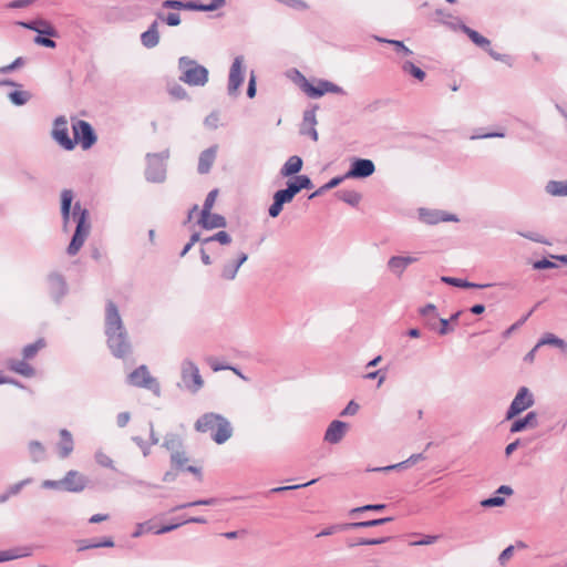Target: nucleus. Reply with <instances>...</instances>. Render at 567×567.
Instances as JSON below:
<instances>
[{"instance_id":"nucleus-1","label":"nucleus","mask_w":567,"mask_h":567,"mask_svg":"<svg viewBox=\"0 0 567 567\" xmlns=\"http://www.w3.org/2000/svg\"><path fill=\"white\" fill-rule=\"evenodd\" d=\"M73 197L74 195L71 189H63L61 192V215L63 231H69V224L71 218L76 224L75 231L66 249L70 256H75L80 251L91 231L89 210L83 208L80 202H76L72 206Z\"/></svg>"},{"instance_id":"nucleus-2","label":"nucleus","mask_w":567,"mask_h":567,"mask_svg":"<svg viewBox=\"0 0 567 567\" xmlns=\"http://www.w3.org/2000/svg\"><path fill=\"white\" fill-rule=\"evenodd\" d=\"M105 334L107 346L117 358H123L131 351V343L123 326L118 309L113 301H107L105 307Z\"/></svg>"},{"instance_id":"nucleus-3","label":"nucleus","mask_w":567,"mask_h":567,"mask_svg":"<svg viewBox=\"0 0 567 567\" xmlns=\"http://www.w3.org/2000/svg\"><path fill=\"white\" fill-rule=\"evenodd\" d=\"M179 80L190 86H204L208 82V70L197 61L181 56L178 59Z\"/></svg>"},{"instance_id":"nucleus-4","label":"nucleus","mask_w":567,"mask_h":567,"mask_svg":"<svg viewBox=\"0 0 567 567\" xmlns=\"http://www.w3.org/2000/svg\"><path fill=\"white\" fill-rule=\"evenodd\" d=\"M168 157V148H165L159 153H148L146 155L145 177L148 182L163 183L165 181Z\"/></svg>"},{"instance_id":"nucleus-5","label":"nucleus","mask_w":567,"mask_h":567,"mask_svg":"<svg viewBox=\"0 0 567 567\" xmlns=\"http://www.w3.org/2000/svg\"><path fill=\"white\" fill-rule=\"evenodd\" d=\"M72 130L73 141L75 144L79 143L83 150H89L96 143L97 136L89 122L73 120Z\"/></svg>"},{"instance_id":"nucleus-6","label":"nucleus","mask_w":567,"mask_h":567,"mask_svg":"<svg viewBox=\"0 0 567 567\" xmlns=\"http://www.w3.org/2000/svg\"><path fill=\"white\" fill-rule=\"evenodd\" d=\"M182 380L185 386L193 393L198 392L204 384L199 369L188 359L182 363Z\"/></svg>"},{"instance_id":"nucleus-7","label":"nucleus","mask_w":567,"mask_h":567,"mask_svg":"<svg viewBox=\"0 0 567 567\" xmlns=\"http://www.w3.org/2000/svg\"><path fill=\"white\" fill-rule=\"evenodd\" d=\"M48 289L51 298L56 305L62 302V299L69 292V286L63 275L52 271L47 277Z\"/></svg>"},{"instance_id":"nucleus-8","label":"nucleus","mask_w":567,"mask_h":567,"mask_svg":"<svg viewBox=\"0 0 567 567\" xmlns=\"http://www.w3.org/2000/svg\"><path fill=\"white\" fill-rule=\"evenodd\" d=\"M534 404V396L532 392L526 388L522 386L518 392L516 393L514 400L512 401L507 413L506 419L511 420L517 414L522 413L523 411L527 410L528 408L533 406Z\"/></svg>"},{"instance_id":"nucleus-9","label":"nucleus","mask_w":567,"mask_h":567,"mask_svg":"<svg viewBox=\"0 0 567 567\" xmlns=\"http://www.w3.org/2000/svg\"><path fill=\"white\" fill-rule=\"evenodd\" d=\"M52 137L65 151H72L75 147V141L69 136L68 121L64 116L55 118Z\"/></svg>"},{"instance_id":"nucleus-10","label":"nucleus","mask_w":567,"mask_h":567,"mask_svg":"<svg viewBox=\"0 0 567 567\" xmlns=\"http://www.w3.org/2000/svg\"><path fill=\"white\" fill-rule=\"evenodd\" d=\"M244 82V58L238 55L234 59L229 70L228 78V94L237 95L238 89Z\"/></svg>"},{"instance_id":"nucleus-11","label":"nucleus","mask_w":567,"mask_h":567,"mask_svg":"<svg viewBox=\"0 0 567 567\" xmlns=\"http://www.w3.org/2000/svg\"><path fill=\"white\" fill-rule=\"evenodd\" d=\"M375 171L374 163L367 158H355L350 169L343 175L344 178H367Z\"/></svg>"},{"instance_id":"nucleus-12","label":"nucleus","mask_w":567,"mask_h":567,"mask_svg":"<svg viewBox=\"0 0 567 567\" xmlns=\"http://www.w3.org/2000/svg\"><path fill=\"white\" fill-rule=\"evenodd\" d=\"M61 483H63L64 491L80 493L86 487L87 480L78 471L71 470L61 480Z\"/></svg>"},{"instance_id":"nucleus-13","label":"nucleus","mask_w":567,"mask_h":567,"mask_svg":"<svg viewBox=\"0 0 567 567\" xmlns=\"http://www.w3.org/2000/svg\"><path fill=\"white\" fill-rule=\"evenodd\" d=\"M349 429L348 423L339 420L332 421L324 433V441L330 444H338L344 437Z\"/></svg>"},{"instance_id":"nucleus-14","label":"nucleus","mask_w":567,"mask_h":567,"mask_svg":"<svg viewBox=\"0 0 567 567\" xmlns=\"http://www.w3.org/2000/svg\"><path fill=\"white\" fill-rule=\"evenodd\" d=\"M317 106L310 110H306L303 112L302 123L300 126V134L307 135L311 140H318V132L316 130L317 117H316Z\"/></svg>"},{"instance_id":"nucleus-15","label":"nucleus","mask_w":567,"mask_h":567,"mask_svg":"<svg viewBox=\"0 0 567 567\" xmlns=\"http://www.w3.org/2000/svg\"><path fill=\"white\" fill-rule=\"evenodd\" d=\"M189 523L206 524L207 519L205 517H202V516L189 517V518L183 519L182 522L164 525V526H162L159 528H156V529L150 523H147V524L144 523V532H152L155 535H159V534L172 532V530L176 529L177 527H179V526H182L184 524H189Z\"/></svg>"},{"instance_id":"nucleus-16","label":"nucleus","mask_w":567,"mask_h":567,"mask_svg":"<svg viewBox=\"0 0 567 567\" xmlns=\"http://www.w3.org/2000/svg\"><path fill=\"white\" fill-rule=\"evenodd\" d=\"M417 257L414 256H392L388 260L389 270L398 277H401L409 265L416 262Z\"/></svg>"},{"instance_id":"nucleus-17","label":"nucleus","mask_w":567,"mask_h":567,"mask_svg":"<svg viewBox=\"0 0 567 567\" xmlns=\"http://www.w3.org/2000/svg\"><path fill=\"white\" fill-rule=\"evenodd\" d=\"M19 24L25 29L35 31L40 34L53 38L58 37V31L55 30V28L50 22L43 19H38L29 22H19Z\"/></svg>"},{"instance_id":"nucleus-18","label":"nucleus","mask_w":567,"mask_h":567,"mask_svg":"<svg viewBox=\"0 0 567 567\" xmlns=\"http://www.w3.org/2000/svg\"><path fill=\"white\" fill-rule=\"evenodd\" d=\"M221 416L223 415L213 412L205 413L195 422V430L202 433H213Z\"/></svg>"},{"instance_id":"nucleus-19","label":"nucleus","mask_w":567,"mask_h":567,"mask_svg":"<svg viewBox=\"0 0 567 567\" xmlns=\"http://www.w3.org/2000/svg\"><path fill=\"white\" fill-rule=\"evenodd\" d=\"M217 145H213L207 150L203 151L198 158L197 171L199 174L209 173L217 155Z\"/></svg>"},{"instance_id":"nucleus-20","label":"nucleus","mask_w":567,"mask_h":567,"mask_svg":"<svg viewBox=\"0 0 567 567\" xmlns=\"http://www.w3.org/2000/svg\"><path fill=\"white\" fill-rule=\"evenodd\" d=\"M420 218L429 225H434L440 221L457 220L454 215L445 214L439 210L420 209Z\"/></svg>"},{"instance_id":"nucleus-21","label":"nucleus","mask_w":567,"mask_h":567,"mask_svg":"<svg viewBox=\"0 0 567 567\" xmlns=\"http://www.w3.org/2000/svg\"><path fill=\"white\" fill-rule=\"evenodd\" d=\"M233 434V427L227 419L221 416L215 431L212 433V439L217 444H223L230 439Z\"/></svg>"},{"instance_id":"nucleus-22","label":"nucleus","mask_w":567,"mask_h":567,"mask_svg":"<svg viewBox=\"0 0 567 567\" xmlns=\"http://www.w3.org/2000/svg\"><path fill=\"white\" fill-rule=\"evenodd\" d=\"M198 224L204 229H215V228H224L227 225L226 218L219 214H212L209 212L208 214H200V218L198 220Z\"/></svg>"},{"instance_id":"nucleus-23","label":"nucleus","mask_w":567,"mask_h":567,"mask_svg":"<svg viewBox=\"0 0 567 567\" xmlns=\"http://www.w3.org/2000/svg\"><path fill=\"white\" fill-rule=\"evenodd\" d=\"M162 9L206 11L205 4L195 1L184 2L179 0H165L162 2Z\"/></svg>"},{"instance_id":"nucleus-24","label":"nucleus","mask_w":567,"mask_h":567,"mask_svg":"<svg viewBox=\"0 0 567 567\" xmlns=\"http://www.w3.org/2000/svg\"><path fill=\"white\" fill-rule=\"evenodd\" d=\"M298 74L302 78L301 89L308 96L317 99L328 93V91H323L327 87L324 84L328 83V80H319L318 85L315 86L299 72Z\"/></svg>"},{"instance_id":"nucleus-25","label":"nucleus","mask_w":567,"mask_h":567,"mask_svg":"<svg viewBox=\"0 0 567 567\" xmlns=\"http://www.w3.org/2000/svg\"><path fill=\"white\" fill-rule=\"evenodd\" d=\"M527 426H537V414L534 411L528 412L524 417L517 419L512 423L511 432L517 433L525 430Z\"/></svg>"},{"instance_id":"nucleus-26","label":"nucleus","mask_w":567,"mask_h":567,"mask_svg":"<svg viewBox=\"0 0 567 567\" xmlns=\"http://www.w3.org/2000/svg\"><path fill=\"white\" fill-rule=\"evenodd\" d=\"M302 168V159L300 156H290L287 162L282 165L280 174L284 177L292 176L298 174Z\"/></svg>"},{"instance_id":"nucleus-27","label":"nucleus","mask_w":567,"mask_h":567,"mask_svg":"<svg viewBox=\"0 0 567 567\" xmlns=\"http://www.w3.org/2000/svg\"><path fill=\"white\" fill-rule=\"evenodd\" d=\"M60 436H61V441H60V444H59L60 456L62 458H65L73 451V447H74L73 439H72L71 433L68 430H65V429L60 431Z\"/></svg>"},{"instance_id":"nucleus-28","label":"nucleus","mask_w":567,"mask_h":567,"mask_svg":"<svg viewBox=\"0 0 567 567\" xmlns=\"http://www.w3.org/2000/svg\"><path fill=\"white\" fill-rule=\"evenodd\" d=\"M441 281L445 282V284H447L450 286H454V287H458V288L482 289V288H487V287L491 286L489 284L481 285V284H475V282L467 281L465 279L455 278V277H447V276H443L441 278Z\"/></svg>"},{"instance_id":"nucleus-29","label":"nucleus","mask_w":567,"mask_h":567,"mask_svg":"<svg viewBox=\"0 0 567 567\" xmlns=\"http://www.w3.org/2000/svg\"><path fill=\"white\" fill-rule=\"evenodd\" d=\"M9 369L18 374H21L25 378H31L34 375V369L25 362V360H11L9 361Z\"/></svg>"},{"instance_id":"nucleus-30","label":"nucleus","mask_w":567,"mask_h":567,"mask_svg":"<svg viewBox=\"0 0 567 567\" xmlns=\"http://www.w3.org/2000/svg\"><path fill=\"white\" fill-rule=\"evenodd\" d=\"M159 42L158 22L155 20L146 31H144V47L154 48Z\"/></svg>"},{"instance_id":"nucleus-31","label":"nucleus","mask_w":567,"mask_h":567,"mask_svg":"<svg viewBox=\"0 0 567 567\" xmlns=\"http://www.w3.org/2000/svg\"><path fill=\"white\" fill-rule=\"evenodd\" d=\"M78 545H79V551H83V550H86V549H92V548H101V547H113L114 546V542L111 537H104L102 540L100 542H93V540H89V539H81L78 542Z\"/></svg>"},{"instance_id":"nucleus-32","label":"nucleus","mask_w":567,"mask_h":567,"mask_svg":"<svg viewBox=\"0 0 567 567\" xmlns=\"http://www.w3.org/2000/svg\"><path fill=\"white\" fill-rule=\"evenodd\" d=\"M461 29L477 47L488 49L491 42L487 38L465 24H462Z\"/></svg>"},{"instance_id":"nucleus-33","label":"nucleus","mask_w":567,"mask_h":567,"mask_svg":"<svg viewBox=\"0 0 567 567\" xmlns=\"http://www.w3.org/2000/svg\"><path fill=\"white\" fill-rule=\"evenodd\" d=\"M31 553H30L29 548H25V547H23V548L18 547V548H10L7 550H0V563L13 560V559H17L20 557H27Z\"/></svg>"},{"instance_id":"nucleus-34","label":"nucleus","mask_w":567,"mask_h":567,"mask_svg":"<svg viewBox=\"0 0 567 567\" xmlns=\"http://www.w3.org/2000/svg\"><path fill=\"white\" fill-rule=\"evenodd\" d=\"M549 344L559 348L563 352L567 353V343L565 340L556 337L553 333H546L536 344V348Z\"/></svg>"},{"instance_id":"nucleus-35","label":"nucleus","mask_w":567,"mask_h":567,"mask_svg":"<svg viewBox=\"0 0 567 567\" xmlns=\"http://www.w3.org/2000/svg\"><path fill=\"white\" fill-rule=\"evenodd\" d=\"M401 70L404 74H408L420 82H422L426 76L425 72L421 68L416 66L412 61L402 62Z\"/></svg>"},{"instance_id":"nucleus-36","label":"nucleus","mask_w":567,"mask_h":567,"mask_svg":"<svg viewBox=\"0 0 567 567\" xmlns=\"http://www.w3.org/2000/svg\"><path fill=\"white\" fill-rule=\"evenodd\" d=\"M163 446L173 454L183 449V440L179 435L169 433L165 436Z\"/></svg>"},{"instance_id":"nucleus-37","label":"nucleus","mask_w":567,"mask_h":567,"mask_svg":"<svg viewBox=\"0 0 567 567\" xmlns=\"http://www.w3.org/2000/svg\"><path fill=\"white\" fill-rule=\"evenodd\" d=\"M423 458H424V456H423L422 453L413 454L408 460H405L403 462H400V463L393 464V465H388V466H384V467H378V468H374L373 471L389 472V471H392V470H395V468H406L409 465L415 464L417 461L423 460Z\"/></svg>"},{"instance_id":"nucleus-38","label":"nucleus","mask_w":567,"mask_h":567,"mask_svg":"<svg viewBox=\"0 0 567 567\" xmlns=\"http://www.w3.org/2000/svg\"><path fill=\"white\" fill-rule=\"evenodd\" d=\"M45 347V340L43 338L38 339L33 343L27 344L22 350L24 360L33 359L37 353Z\"/></svg>"},{"instance_id":"nucleus-39","label":"nucleus","mask_w":567,"mask_h":567,"mask_svg":"<svg viewBox=\"0 0 567 567\" xmlns=\"http://www.w3.org/2000/svg\"><path fill=\"white\" fill-rule=\"evenodd\" d=\"M546 192L553 196H567V181L548 182Z\"/></svg>"},{"instance_id":"nucleus-40","label":"nucleus","mask_w":567,"mask_h":567,"mask_svg":"<svg viewBox=\"0 0 567 567\" xmlns=\"http://www.w3.org/2000/svg\"><path fill=\"white\" fill-rule=\"evenodd\" d=\"M392 520H393L392 517H383V518H377V519H371V520L349 523V525H350V529H360V528L380 526V525H383V524L392 522Z\"/></svg>"},{"instance_id":"nucleus-41","label":"nucleus","mask_w":567,"mask_h":567,"mask_svg":"<svg viewBox=\"0 0 567 567\" xmlns=\"http://www.w3.org/2000/svg\"><path fill=\"white\" fill-rule=\"evenodd\" d=\"M336 196L351 206H357L361 200V195L355 190H339Z\"/></svg>"},{"instance_id":"nucleus-42","label":"nucleus","mask_w":567,"mask_h":567,"mask_svg":"<svg viewBox=\"0 0 567 567\" xmlns=\"http://www.w3.org/2000/svg\"><path fill=\"white\" fill-rule=\"evenodd\" d=\"M344 176H337V177H333L332 179H330L328 183H326L324 185H322L321 187H319L316 192H313L312 194L309 195V199H312L315 197H318L322 194H324L326 192L337 187L338 185H340L343 181H344Z\"/></svg>"},{"instance_id":"nucleus-43","label":"nucleus","mask_w":567,"mask_h":567,"mask_svg":"<svg viewBox=\"0 0 567 567\" xmlns=\"http://www.w3.org/2000/svg\"><path fill=\"white\" fill-rule=\"evenodd\" d=\"M144 389H147L154 393V395H161V385L158 381L153 378L144 365Z\"/></svg>"},{"instance_id":"nucleus-44","label":"nucleus","mask_w":567,"mask_h":567,"mask_svg":"<svg viewBox=\"0 0 567 567\" xmlns=\"http://www.w3.org/2000/svg\"><path fill=\"white\" fill-rule=\"evenodd\" d=\"M9 100L18 106L27 104L31 99V93L28 91H12L8 94Z\"/></svg>"},{"instance_id":"nucleus-45","label":"nucleus","mask_w":567,"mask_h":567,"mask_svg":"<svg viewBox=\"0 0 567 567\" xmlns=\"http://www.w3.org/2000/svg\"><path fill=\"white\" fill-rule=\"evenodd\" d=\"M29 452L33 462H40L44 458L45 450L39 441L29 443Z\"/></svg>"},{"instance_id":"nucleus-46","label":"nucleus","mask_w":567,"mask_h":567,"mask_svg":"<svg viewBox=\"0 0 567 567\" xmlns=\"http://www.w3.org/2000/svg\"><path fill=\"white\" fill-rule=\"evenodd\" d=\"M157 21H162L169 27H177L181 23V17L177 12L164 13L162 11L156 13Z\"/></svg>"},{"instance_id":"nucleus-47","label":"nucleus","mask_w":567,"mask_h":567,"mask_svg":"<svg viewBox=\"0 0 567 567\" xmlns=\"http://www.w3.org/2000/svg\"><path fill=\"white\" fill-rule=\"evenodd\" d=\"M391 537H381V538H359L358 540L348 542L349 547L355 546H368V545H381L389 542Z\"/></svg>"},{"instance_id":"nucleus-48","label":"nucleus","mask_w":567,"mask_h":567,"mask_svg":"<svg viewBox=\"0 0 567 567\" xmlns=\"http://www.w3.org/2000/svg\"><path fill=\"white\" fill-rule=\"evenodd\" d=\"M212 241H218L221 245H229L231 243V237L227 231L220 230L213 236L203 238V245Z\"/></svg>"},{"instance_id":"nucleus-49","label":"nucleus","mask_w":567,"mask_h":567,"mask_svg":"<svg viewBox=\"0 0 567 567\" xmlns=\"http://www.w3.org/2000/svg\"><path fill=\"white\" fill-rule=\"evenodd\" d=\"M218 503V499L217 498H206V499H198V501H194V502H188V503H184V504H179L175 507H173L171 509V512H176L178 509H184V508H188V507H193V506H198V505H216Z\"/></svg>"},{"instance_id":"nucleus-50","label":"nucleus","mask_w":567,"mask_h":567,"mask_svg":"<svg viewBox=\"0 0 567 567\" xmlns=\"http://www.w3.org/2000/svg\"><path fill=\"white\" fill-rule=\"evenodd\" d=\"M171 462L175 468L182 471L185 468L188 457L183 450H179V452L171 454Z\"/></svg>"},{"instance_id":"nucleus-51","label":"nucleus","mask_w":567,"mask_h":567,"mask_svg":"<svg viewBox=\"0 0 567 567\" xmlns=\"http://www.w3.org/2000/svg\"><path fill=\"white\" fill-rule=\"evenodd\" d=\"M375 39L379 42H384V43H389V44L393 45L394 49L396 50V52H399V53H402L404 55H411L412 54V51L402 41L389 40V39H383V38H379V37H377Z\"/></svg>"},{"instance_id":"nucleus-52","label":"nucleus","mask_w":567,"mask_h":567,"mask_svg":"<svg viewBox=\"0 0 567 567\" xmlns=\"http://www.w3.org/2000/svg\"><path fill=\"white\" fill-rule=\"evenodd\" d=\"M349 529H350L349 523L334 524V525H331V526L322 529L319 534H317V537L330 536L334 533L349 530Z\"/></svg>"},{"instance_id":"nucleus-53","label":"nucleus","mask_w":567,"mask_h":567,"mask_svg":"<svg viewBox=\"0 0 567 567\" xmlns=\"http://www.w3.org/2000/svg\"><path fill=\"white\" fill-rule=\"evenodd\" d=\"M386 507L385 504H368V505H363V506H360V507H354L352 508L350 512H349V515L350 516H354L359 513H363V512H368V511H373V512H381L383 511L384 508Z\"/></svg>"},{"instance_id":"nucleus-54","label":"nucleus","mask_w":567,"mask_h":567,"mask_svg":"<svg viewBox=\"0 0 567 567\" xmlns=\"http://www.w3.org/2000/svg\"><path fill=\"white\" fill-rule=\"evenodd\" d=\"M217 194L218 189H213L207 194L200 214L206 215L212 212V208L216 202Z\"/></svg>"},{"instance_id":"nucleus-55","label":"nucleus","mask_w":567,"mask_h":567,"mask_svg":"<svg viewBox=\"0 0 567 567\" xmlns=\"http://www.w3.org/2000/svg\"><path fill=\"white\" fill-rule=\"evenodd\" d=\"M239 267L235 262L226 264L221 269V277L226 280L235 279Z\"/></svg>"},{"instance_id":"nucleus-56","label":"nucleus","mask_w":567,"mask_h":567,"mask_svg":"<svg viewBox=\"0 0 567 567\" xmlns=\"http://www.w3.org/2000/svg\"><path fill=\"white\" fill-rule=\"evenodd\" d=\"M95 461L103 467L114 468L112 458L101 451L95 453Z\"/></svg>"},{"instance_id":"nucleus-57","label":"nucleus","mask_w":567,"mask_h":567,"mask_svg":"<svg viewBox=\"0 0 567 567\" xmlns=\"http://www.w3.org/2000/svg\"><path fill=\"white\" fill-rule=\"evenodd\" d=\"M505 504V498L501 496H493L485 498L481 502L483 507H498Z\"/></svg>"},{"instance_id":"nucleus-58","label":"nucleus","mask_w":567,"mask_h":567,"mask_svg":"<svg viewBox=\"0 0 567 567\" xmlns=\"http://www.w3.org/2000/svg\"><path fill=\"white\" fill-rule=\"evenodd\" d=\"M24 63H25L24 59L22 56H19L12 63L1 66L0 73H2V74L10 73V72L17 70L18 68L22 66Z\"/></svg>"},{"instance_id":"nucleus-59","label":"nucleus","mask_w":567,"mask_h":567,"mask_svg":"<svg viewBox=\"0 0 567 567\" xmlns=\"http://www.w3.org/2000/svg\"><path fill=\"white\" fill-rule=\"evenodd\" d=\"M168 91H169V94L176 100L187 99L186 90L179 84H174L173 86L169 87Z\"/></svg>"},{"instance_id":"nucleus-60","label":"nucleus","mask_w":567,"mask_h":567,"mask_svg":"<svg viewBox=\"0 0 567 567\" xmlns=\"http://www.w3.org/2000/svg\"><path fill=\"white\" fill-rule=\"evenodd\" d=\"M44 34H38L35 38H34V43L39 44V45H42V47H45V48H50V49H54L56 47V43L55 41H53L52 39H50L48 35L43 37Z\"/></svg>"},{"instance_id":"nucleus-61","label":"nucleus","mask_w":567,"mask_h":567,"mask_svg":"<svg viewBox=\"0 0 567 567\" xmlns=\"http://www.w3.org/2000/svg\"><path fill=\"white\" fill-rule=\"evenodd\" d=\"M128 383L135 386H142V365L130 373Z\"/></svg>"},{"instance_id":"nucleus-62","label":"nucleus","mask_w":567,"mask_h":567,"mask_svg":"<svg viewBox=\"0 0 567 567\" xmlns=\"http://www.w3.org/2000/svg\"><path fill=\"white\" fill-rule=\"evenodd\" d=\"M32 482V478H25V480H22L13 485H11L9 488H8V492H9V495L10 496H13V495H17L20 493V491L27 486L28 484H30Z\"/></svg>"},{"instance_id":"nucleus-63","label":"nucleus","mask_w":567,"mask_h":567,"mask_svg":"<svg viewBox=\"0 0 567 567\" xmlns=\"http://www.w3.org/2000/svg\"><path fill=\"white\" fill-rule=\"evenodd\" d=\"M284 207V204L274 197L272 204L269 206L268 214L270 217L276 218L279 216Z\"/></svg>"},{"instance_id":"nucleus-64","label":"nucleus","mask_w":567,"mask_h":567,"mask_svg":"<svg viewBox=\"0 0 567 567\" xmlns=\"http://www.w3.org/2000/svg\"><path fill=\"white\" fill-rule=\"evenodd\" d=\"M275 198L280 200L284 205L290 203L293 196L287 192L286 188L279 189L274 194Z\"/></svg>"}]
</instances>
